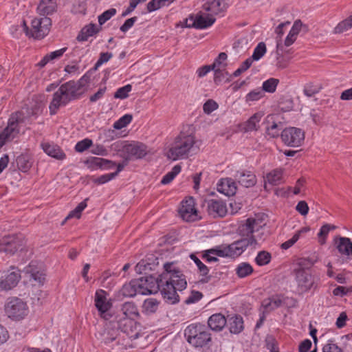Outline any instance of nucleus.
<instances>
[{
	"label": "nucleus",
	"mask_w": 352,
	"mask_h": 352,
	"mask_svg": "<svg viewBox=\"0 0 352 352\" xmlns=\"http://www.w3.org/2000/svg\"><path fill=\"white\" fill-rule=\"evenodd\" d=\"M164 272L157 278L150 276L138 279L140 285L139 294L148 295L160 290L166 302L171 305L175 304L179 300L177 290L184 289L187 286V281L185 276L174 267L173 263H166L164 265Z\"/></svg>",
	"instance_id": "f257e3e1"
},
{
	"label": "nucleus",
	"mask_w": 352,
	"mask_h": 352,
	"mask_svg": "<svg viewBox=\"0 0 352 352\" xmlns=\"http://www.w3.org/2000/svg\"><path fill=\"white\" fill-rule=\"evenodd\" d=\"M88 81L89 77L83 76L78 82L69 81L62 85L53 95L49 107L50 114H56L60 107L82 94Z\"/></svg>",
	"instance_id": "f03ea898"
},
{
	"label": "nucleus",
	"mask_w": 352,
	"mask_h": 352,
	"mask_svg": "<svg viewBox=\"0 0 352 352\" xmlns=\"http://www.w3.org/2000/svg\"><path fill=\"white\" fill-rule=\"evenodd\" d=\"M195 137L191 134L181 133L171 144L168 153V158L172 160L187 158L198 151Z\"/></svg>",
	"instance_id": "7ed1b4c3"
},
{
	"label": "nucleus",
	"mask_w": 352,
	"mask_h": 352,
	"mask_svg": "<svg viewBox=\"0 0 352 352\" xmlns=\"http://www.w3.org/2000/svg\"><path fill=\"white\" fill-rule=\"evenodd\" d=\"M187 342L195 348H203L210 345L212 337L210 330L201 324H190L184 331Z\"/></svg>",
	"instance_id": "20e7f679"
},
{
	"label": "nucleus",
	"mask_w": 352,
	"mask_h": 352,
	"mask_svg": "<svg viewBox=\"0 0 352 352\" xmlns=\"http://www.w3.org/2000/svg\"><path fill=\"white\" fill-rule=\"evenodd\" d=\"M86 163L89 168L93 169L98 168L102 169H111L116 166V164L113 161L97 157H92L89 158ZM126 165V162L118 164L117 165V170L116 172L101 175L97 178L96 182L99 184H103L108 182L109 181H111L115 178L121 170H123Z\"/></svg>",
	"instance_id": "39448f33"
},
{
	"label": "nucleus",
	"mask_w": 352,
	"mask_h": 352,
	"mask_svg": "<svg viewBox=\"0 0 352 352\" xmlns=\"http://www.w3.org/2000/svg\"><path fill=\"white\" fill-rule=\"evenodd\" d=\"M23 25L27 35H30L36 39H41L49 33L52 25V21L46 16L35 18L31 22V29L30 30L25 21H23Z\"/></svg>",
	"instance_id": "423d86ee"
},
{
	"label": "nucleus",
	"mask_w": 352,
	"mask_h": 352,
	"mask_svg": "<svg viewBox=\"0 0 352 352\" xmlns=\"http://www.w3.org/2000/svg\"><path fill=\"white\" fill-rule=\"evenodd\" d=\"M5 311L8 316L14 320L23 319L29 312L27 303L17 297L8 299L5 305Z\"/></svg>",
	"instance_id": "0eeeda50"
},
{
	"label": "nucleus",
	"mask_w": 352,
	"mask_h": 352,
	"mask_svg": "<svg viewBox=\"0 0 352 352\" xmlns=\"http://www.w3.org/2000/svg\"><path fill=\"white\" fill-rule=\"evenodd\" d=\"M295 278L298 290L305 293L316 289L318 283L316 278L311 274L309 269L298 267L295 270Z\"/></svg>",
	"instance_id": "6e6552de"
},
{
	"label": "nucleus",
	"mask_w": 352,
	"mask_h": 352,
	"mask_svg": "<svg viewBox=\"0 0 352 352\" xmlns=\"http://www.w3.org/2000/svg\"><path fill=\"white\" fill-rule=\"evenodd\" d=\"M23 111L16 112L9 118L7 127L0 134V146H3L7 141L12 140L19 133L18 124L23 122Z\"/></svg>",
	"instance_id": "1a4fd4ad"
},
{
	"label": "nucleus",
	"mask_w": 352,
	"mask_h": 352,
	"mask_svg": "<svg viewBox=\"0 0 352 352\" xmlns=\"http://www.w3.org/2000/svg\"><path fill=\"white\" fill-rule=\"evenodd\" d=\"M265 225L263 220L258 217H250L242 222L239 228L238 232L240 235L251 238L255 236L257 241V236L254 233L259 232Z\"/></svg>",
	"instance_id": "9d476101"
},
{
	"label": "nucleus",
	"mask_w": 352,
	"mask_h": 352,
	"mask_svg": "<svg viewBox=\"0 0 352 352\" xmlns=\"http://www.w3.org/2000/svg\"><path fill=\"white\" fill-rule=\"evenodd\" d=\"M280 138L285 145L291 147H298L303 142L305 134L300 129L289 127L282 131Z\"/></svg>",
	"instance_id": "9b49d317"
},
{
	"label": "nucleus",
	"mask_w": 352,
	"mask_h": 352,
	"mask_svg": "<svg viewBox=\"0 0 352 352\" xmlns=\"http://www.w3.org/2000/svg\"><path fill=\"white\" fill-rule=\"evenodd\" d=\"M23 245L21 235L5 236L0 239V252L12 255Z\"/></svg>",
	"instance_id": "f8f14e48"
},
{
	"label": "nucleus",
	"mask_w": 352,
	"mask_h": 352,
	"mask_svg": "<svg viewBox=\"0 0 352 352\" xmlns=\"http://www.w3.org/2000/svg\"><path fill=\"white\" fill-rule=\"evenodd\" d=\"M94 302L100 316L104 320H109L111 316L108 311L111 308L112 303L107 298V293L102 289L97 290L95 294Z\"/></svg>",
	"instance_id": "ddd939ff"
},
{
	"label": "nucleus",
	"mask_w": 352,
	"mask_h": 352,
	"mask_svg": "<svg viewBox=\"0 0 352 352\" xmlns=\"http://www.w3.org/2000/svg\"><path fill=\"white\" fill-rule=\"evenodd\" d=\"M121 152V155L126 160H129L132 158L140 159L146 155V146L139 142L126 143L122 146Z\"/></svg>",
	"instance_id": "4468645a"
},
{
	"label": "nucleus",
	"mask_w": 352,
	"mask_h": 352,
	"mask_svg": "<svg viewBox=\"0 0 352 352\" xmlns=\"http://www.w3.org/2000/svg\"><path fill=\"white\" fill-rule=\"evenodd\" d=\"M179 213L181 217L186 221H195L200 218L198 211L195 208V201L191 197L181 203Z\"/></svg>",
	"instance_id": "2eb2a0df"
},
{
	"label": "nucleus",
	"mask_w": 352,
	"mask_h": 352,
	"mask_svg": "<svg viewBox=\"0 0 352 352\" xmlns=\"http://www.w3.org/2000/svg\"><path fill=\"white\" fill-rule=\"evenodd\" d=\"M21 278L19 270L12 267L11 270L3 272L0 274V288L8 291L18 284Z\"/></svg>",
	"instance_id": "dca6fc26"
},
{
	"label": "nucleus",
	"mask_w": 352,
	"mask_h": 352,
	"mask_svg": "<svg viewBox=\"0 0 352 352\" xmlns=\"http://www.w3.org/2000/svg\"><path fill=\"white\" fill-rule=\"evenodd\" d=\"M256 243L255 236L251 238H244L237 240L232 243L226 245L228 257L236 258L239 256L246 250L249 245Z\"/></svg>",
	"instance_id": "f3484780"
},
{
	"label": "nucleus",
	"mask_w": 352,
	"mask_h": 352,
	"mask_svg": "<svg viewBox=\"0 0 352 352\" xmlns=\"http://www.w3.org/2000/svg\"><path fill=\"white\" fill-rule=\"evenodd\" d=\"M208 214L214 218L223 217L227 213V206L224 201L219 199H209L206 201Z\"/></svg>",
	"instance_id": "a211bd4d"
},
{
	"label": "nucleus",
	"mask_w": 352,
	"mask_h": 352,
	"mask_svg": "<svg viewBox=\"0 0 352 352\" xmlns=\"http://www.w3.org/2000/svg\"><path fill=\"white\" fill-rule=\"evenodd\" d=\"M278 118L276 115L270 114L265 119L266 133L270 138L278 137L280 131L283 129V124L278 120Z\"/></svg>",
	"instance_id": "6ab92c4d"
},
{
	"label": "nucleus",
	"mask_w": 352,
	"mask_h": 352,
	"mask_svg": "<svg viewBox=\"0 0 352 352\" xmlns=\"http://www.w3.org/2000/svg\"><path fill=\"white\" fill-rule=\"evenodd\" d=\"M118 328L126 334L131 339H136L138 337V331L137 329V323L135 319L129 318H117Z\"/></svg>",
	"instance_id": "aec40b11"
},
{
	"label": "nucleus",
	"mask_w": 352,
	"mask_h": 352,
	"mask_svg": "<svg viewBox=\"0 0 352 352\" xmlns=\"http://www.w3.org/2000/svg\"><path fill=\"white\" fill-rule=\"evenodd\" d=\"M192 24H188V27H193L197 29H205L211 26L215 21V18L211 14H208L204 16L202 14H197L196 16H192L189 18Z\"/></svg>",
	"instance_id": "412c9836"
},
{
	"label": "nucleus",
	"mask_w": 352,
	"mask_h": 352,
	"mask_svg": "<svg viewBox=\"0 0 352 352\" xmlns=\"http://www.w3.org/2000/svg\"><path fill=\"white\" fill-rule=\"evenodd\" d=\"M234 179L239 184L245 188L252 187L256 183L255 175L248 170L237 171L234 175Z\"/></svg>",
	"instance_id": "4be33fe9"
},
{
	"label": "nucleus",
	"mask_w": 352,
	"mask_h": 352,
	"mask_svg": "<svg viewBox=\"0 0 352 352\" xmlns=\"http://www.w3.org/2000/svg\"><path fill=\"white\" fill-rule=\"evenodd\" d=\"M217 190L226 195L232 196L236 192V185L235 182L231 178H223L219 180L217 185Z\"/></svg>",
	"instance_id": "5701e85b"
},
{
	"label": "nucleus",
	"mask_w": 352,
	"mask_h": 352,
	"mask_svg": "<svg viewBox=\"0 0 352 352\" xmlns=\"http://www.w3.org/2000/svg\"><path fill=\"white\" fill-rule=\"evenodd\" d=\"M284 302V297L281 295H273L262 301L261 307L263 308V314L269 313L282 306Z\"/></svg>",
	"instance_id": "b1692460"
},
{
	"label": "nucleus",
	"mask_w": 352,
	"mask_h": 352,
	"mask_svg": "<svg viewBox=\"0 0 352 352\" xmlns=\"http://www.w3.org/2000/svg\"><path fill=\"white\" fill-rule=\"evenodd\" d=\"M139 316V311L137 306L133 302H126L122 305L120 313L117 318L135 319Z\"/></svg>",
	"instance_id": "393cba45"
},
{
	"label": "nucleus",
	"mask_w": 352,
	"mask_h": 352,
	"mask_svg": "<svg viewBox=\"0 0 352 352\" xmlns=\"http://www.w3.org/2000/svg\"><path fill=\"white\" fill-rule=\"evenodd\" d=\"M41 146L43 151L49 156L56 160H63L65 157V154L56 144L49 142H43Z\"/></svg>",
	"instance_id": "a878e982"
},
{
	"label": "nucleus",
	"mask_w": 352,
	"mask_h": 352,
	"mask_svg": "<svg viewBox=\"0 0 352 352\" xmlns=\"http://www.w3.org/2000/svg\"><path fill=\"white\" fill-rule=\"evenodd\" d=\"M226 324L230 332L234 334L240 333L244 328L243 318L239 315L228 316Z\"/></svg>",
	"instance_id": "bb28decb"
},
{
	"label": "nucleus",
	"mask_w": 352,
	"mask_h": 352,
	"mask_svg": "<svg viewBox=\"0 0 352 352\" xmlns=\"http://www.w3.org/2000/svg\"><path fill=\"white\" fill-rule=\"evenodd\" d=\"M227 323V319L221 314L212 315L208 320V324L210 329L215 331H221Z\"/></svg>",
	"instance_id": "cd10ccee"
},
{
	"label": "nucleus",
	"mask_w": 352,
	"mask_h": 352,
	"mask_svg": "<svg viewBox=\"0 0 352 352\" xmlns=\"http://www.w3.org/2000/svg\"><path fill=\"white\" fill-rule=\"evenodd\" d=\"M336 243L341 254L352 256V242L349 238L339 236L336 239Z\"/></svg>",
	"instance_id": "c85d7f7f"
},
{
	"label": "nucleus",
	"mask_w": 352,
	"mask_h": 352,
	"mask_svg": "<svg viewBox=\"0 0 352 352\" xmlns=\"http://www.w3.org/2000/svg\"><path fill=\"white\" fill-rule=\"evenodd\" d=\"M204 10L212 16L223 12L225 9L223 0H208L203 6Z\"/></svg>",
	"instance_id": "c756f323"
},
{
	"label": "nucleus",
	"mask_w": 352,
	"mask_h": 352,
	"mask_svg": "<svg viewBox=\"0 0 352 352\" xmlns=\"http://www.w3.org/2000/svg\"><path fill=\"white\" fill-rule=\"evenodd\" d=\"M56 0H41L37 10L41 15H50L56 12Z\"/></svg>",
	"instance_id": "7c9ffc66"
},
{
	"label": "nucleus",
	"mask_w": 352,
	"mask_h": 352,
	"mask_svg": "<svg viewBox=\"0 0 352 352\" xmlns=\"http://www.w3.org/2000/svg\"><path fill=\"white\" fill-rule=\"evenodd\" d=\"M263 116V113L261 112L254 113L243 124V130L245 132L257 131Z\"/></svg>",
	"instance_id": "2f4dec72"
},
{
	"label": "nucleus",
	"mask_w": 352,
	"mask_h": 352,
	"mask_svg": "<svg viewBox=\"0 0 352 352\" xmlns=\"http://www.w3.org/2000/svg\"><path fill=\"white\" fill-rule=\"evenodd\" d=\"M100 30V28L96 24L90 23L84 27L80 33L77 36L79 41H87L89 36H92L97 34Z\"/></svg>",
	"instance_id": "473e14b6"
},
{
	"label": "nucleus",
	"mask_w": 352,
	"mask_h": 352,
	"mask_svg": "<svg viewBox=\"0 0 352 352\" xmlns=\"http://www.w3.org/2000/svg\"><path fill=\"white\" fill-rule=\"evenodd\" d=\"M138 279L132 280L129 283L124 284L121 289V293L126 297H133L139 294Z\"/></svg>",
	"instance_id": "72a5a7b5"
},
{
	"label": "nucleus",
	"mask_w": 352,
	"mask_h": 352,
	"mask_svg": "<svg viewBox=\"0 0 352 352\" xmlns=\"http://www.w3.org/2000/svg\"><path fill=\"white\" fill-rule=\"evenodd\" d=\"M283 180V170L281 169H275L267 174L265 182H268L272 186L280 184Z\"/></svg>",
	"instance_id": "f704fd0d"
},
{
	"label": "nucleus",
	"mask_w": 352,
	"mask_h": 352,
	"mask_svg": "<svg viewBox=\"0 0 352 352\" xmlns=\"http://www.w3.org/2000/svg\"><path fill=\"white\" fill-rule=\"evenodd\" d=\"M253 272L252 265L246 262L239 263L235 268L236 274L241 278L250 276Z\"/></svg>",
	"instance_id": "c9c22d12"
},
{
	"label": "nucleus",
	"mask_w": 352,
	"mask_h": 352,
	"mask_svg": "<svg viewBox=\"0 0 352 352\" xmlns=\"http://www.w3.org/2000/svg\"><path fill=\"white\" fill-rule=\"evenodd\" d=\"M227 54L224 52H221L219 54L218 57L214 60L212 65V70L215 72L214 80H217V75L220 73L222 69L225 68L226 64L224 63L227 59Z\"/></svg>",
	"instance_id": "e433bc0d"
},
{
	"label": "nucleus",
	"mask_w": 352,
	"mask_h": 352,
	"mask_svg": "<svg viewBox=\"0 0 352 352\" xmlns=\"http://www.w3.org/2000/svg\"><path fill=\"white\" fill-rule=\"evenodd\" d=\"M309 230V228H303L297 231L294 236L289 240L281 244V248L283 250H287L292 247L300 238L302 233L307 232Z\"/></svg>",
	"instance_id": "4c0bfd02"
},
{
	"label": "nucleus",
	"mask_w": 352,
	"mask_h": 352,
	"mask_svg": "<svg viewBox=\"0 0 352 352\" xmlns=\"http://www.w3.org/2000/svg\"><path fill=\"white\" fill-rule=\"evenodd\" d=\"M272 259L271 254L265 250H262L258 252L254 261L258 266L266 265L270 263Z\"/></svg>",
	"instance_id": "58836bf2"
},
{
	"label": "nucleus",
	"mask_w": 352,
	"mask_h": 352,
	"mask_svg": "<svg viewBox=\"0 0 352 352\" xmlns=\"http://www.w3.org/2000/svg\"><path fill=\"white\" fill-rule=\"evenodd\" d=\"M16 164L19 168L23 172H27L32 166L30 157L24 155L16 158Z\"/></svg>",
	"instance_id": "ea45409f"
},
{
	"label": "nucleus",
	"mask_w": 352,
	"mask_h": 352,
	"mask_svg": "<svg viewBox=\"0 0 352 352\" xmlns=\"http://www.w3.org/2000/svg\"><path fill=\"white\" fill-rule=\"evenodd\" d=\"M159 306V302L155 298H148L144 300L143 304V309L147 314L155 313Z\"/></svg>",
	"instance_id": "a19ab883"
},
{
	"label": "nucleus",
	"mask_w": 352,
	"mask_h": 352,
	"mask_svg": "<svg viewBox=\"0 0 352 352\" xmlns=\"http://www.w3.org/2000/svg\"><path fill=\"white\" fill-rule=\"evenodd\" d=\"M181 166L175 165L172 170L167 173L162 179L161 183L162 184H168L171 182L173 179L180 173L181 171Z\"/></svg>",
	"instance_id": "79ce46f5"
},
{
	"label": "nucleus",
	"mask_w": 352,
	"mask_h": 352,
	"mask_svg": "<svg viewBox=\"0 0 352 352\" xmlns=\"http://www.w3.org/2000/svg\"><path fill=\"white\" fill-rule=\"evenodd\" d=\"M352 27V16L339 23L333 30L335 34H341Z\"/></svg>",
	"instance_id": "37998d69"
},
{
	"label": "nucleus",
	"mask_w": 352,
	"mask_h": 352,
	"mask_svg": "<svg viewBox=\"0 0 352 352\" xmlns=\"http://www.w3.org/2000/svg\"><path fill=\"white\" fill-rule=\"evenodd\" d=\"M279 82V80L274 78H269L263 82L262 89L268 93H274Z\"/></svg>",
	"instance_id": "c03bdc74"
},
{
	"label": "nucleus",
	"mask_w": 352,
	"mask_h": 352,
	"mask_svg": "<svg viewBox=\"0 0 352 352\" xmlns=\"http://www.w3.org/2000/svg\"><path fill=\"white\" fill-rule=\"evenodd\" d=\"M266 52L265 44L263 42L259 43L255 47L252 56L250 57L253 60H258Z\"/></svg>",
	"instance_id": "a18cd8bd"
},
{
	"label": "nucleus",
	"mask_w": 352,
	"mask_h": 352,
	"mask_svg": "<svg viewBox=\"0 0 352 352\" xmlns=\"http://www.w3.org/2000/svg\"><path fill=\"white\" fill-rule=\"evenodd\" d=\"M132 120V116L130 114H125L122 116L118 120L114 122L113 128L116 129H121L126 126Z\"/></svg>",
	"instance_id": "49530a36"
},
{
	"label": "nucleus",
	"mask_w": 352,
	"mask_h": 352,
	"mask_svg": "<svg viewBox=\"0 0 352 352\" xmlns=\"http://www.w3.org/2000/svg\"><path fill=\"white\" fill-rule=\"evenodd\" d=\"M336 229L335 226L325 224L321 227L320 232L318 234V237L320 238L319 241L321 244H324L325 243V238L331 230Z\"/></svg>",
	"instance_id": "de8ad7c7"
},
{
	"label": "nucleus",
	"mask_w": 352,
	"mask_h": 352,
	"mask_svg": "<svg viewBox=\"0 0 352 352\" xmlns=\"http://www.w3.org/2000/svg\"><path fill=\"white\" fill-rule=\"evenodd\" d=\"M87 204L85 201L80 202L74 210L71 211L69 214L66 217L65 220L75 217L76 219H79L81 216V212L86 208Z\"/></svg>",
	"instance_id": "09e8293b"
},
{
	"label": "nucleus",
	"mask_w": 352,
	"mask_h": 352,
	"mask_svg": "<svg viewBox=\"0 0 352 352\" xmlns=\"http://www.w3.org/2000/svg\"><path fill=\"white\" fill-rule=\"evenodd\" d=\"M321 89L320 85L307 84L304 88V94L308 97H312L318 94Z\"/></svg>",
	"instance_id": "8fccbe9b"
},
{
	"label": "nucleus",
	"mask_w": 352,
	"mask_h": 352,
	"mask_svg": "<svg viewBox=\"0 0 352 352\" xmlns=\"http://www.w3.org/2000/svg\"><path fill=\"white\" fill-rule=\"evenodd\" d=\"M116 14L115 8H110L104 11L102 14L98 16V23L100 25H103L105 22L109 20L113 16Z\"/></svg>",
	"instance_id": "3c124183"
},
{
	"label": "nucleus",
	"mask_w": 352,
	"mask_h": 352,
	"mask_svg": "<svg viewBox=\"0 0 352 352\" xmlns=\"http://www.w3.org/2000/svg\"><path fill=\"white\" fill-rule=\"evenodd\" d=\"M132 86L131 85H126L124 87L119 88L114 94V98L124 99L128 97L129 93L131 91Z\"/></svg>",
	"instance_id": "603ef678"
},
{
	"label": "nucleus",
	"mask_w": 352,
	"mask_h": 352,
	"mask_svg": "<svg viewBox=\"0 0 352 352\" xmlns=\"http://www.w3.org/2000/svg\"><path fill=\"white\" fill-rule=\"evenodd\" d=\"M93 142L89 138H85L77 142L75 146V150L77 152L82 153L92 146Z\"/></svg>",
	"instance_id": "864d4df0"
},
{
	"label": "nucleus",
	"mask_w": 352,
	"mask_h": 352,
	"mask_svg": "<svg viewBox=\"0 0 352 352\" xmlns=\"http://www.w3.org/2000/svg\"><path fill=\"white\" fill-rule=\"evenodd\" d=\"M190 257L197 266L201 275L206 276L209 272V270L207 267V266L204 265L195 254H191Z\"/></svg>",
	"instance_id": "5fc2aeb1"
},
{
	"label": "nucleus",
	"mask_w": 352,
	"mask_h": 352,
	"mask_svg": "<svg viewBox=\"0 0 352 352\" xmlns=\"http://www.w3.org/2000/svg\"><path fill=\"white\" fill-rule=\"evenodd\" d=\"M209 253L220 257H228V250L226 246H218L215 248L208 250Z\"/></svg>",
	"instance_id": "6e6d98bb"
},
{
	"label": "nucleus",
	"mask_w": 352,
	"mask_h": 352,
	"mask_svg": "<svg viewBox=\"0 0 352 352\" xmlns=\"http://www.w3.org/2000/svg\"><path fill=\"white\" fill-rule=\"evenodd\" d=\"M218 107L219 105L215 101L213 100H208L204 103L203 106V110L205 113L210 114L216 110Z\"/></svg>",
	"instance_id": "4d7b16f0"
},
{
	"label": "nucleus",
	"mask_w": 352,
	"mask_h": 352,
	"mask_svg": "<svg viewBox=\"0 0 352 352\" xmlns=\"http://www.w3.org/2000/svg\"><path fill=\"white\" fill-rule=\"evenodd\" d=\"M263 96V91L261 89H254L252 91H250L249 94L246 96V101H256L259 100Z\"/></svg>",
	"instance_id": "13d9d810"
},
{
	"label": "nucleus",
	"mask_w": 352,
	"mask_h": 352,
	"mask_svg": "<svg viewBox=\"0 0 352 352\" xmlns=\"http://www.w3.org/2000/svg\"><path fill=\"white\" fill-rule=\"evenodd\" d=\"M203 295L201 292L198 291H192L190 295L186 299V304H192L199 301Z\"/></svg>",
	"instance_id": "bf43d9fd"
},
{
	"label": "nucleus",
	"mask_w": 352,
	"mask_h": 352,
	"mask_svg": "<svg viewBox=\"0 0 352 352\" xmlns=\"http://www.w3.org/2000/svg\"><path fill=\"white\" fill-rule=\"evenodd\" d=\"M148 269H151V265L144 260L140 261L135 267V272L138 274L146 272Z\"/></svg>",
	"instance_id": "052dcab7"
},
{
	"label": "nucleus",
	"mask_w": 352,
	"mask_h": 352,
	"mask_svg": "<svg viewBox=\"0 0 352 352\" xmlns=\"http://www.w3.org/2000/svg\"><path fill=\"white\" fill-rule=\"evenodd\" d=\"M146 1V0H131L129 3V6L126 8V10L124 12H123L122 16H127L135 10V8L139 3H143Z\"/></svg>",
	"instance_id": "680f3d73"
},
{
	"label": "nucleus",
	"mask_w": 352,
	"mask_h": 352,
	"mask_svg": "<svg viewBox=\"0 0 352 352\" xmlns=\"http://www.w3.org/2000/svg\"><path fill=\"white\" fill-rule=\"evenodd\" d=\"M138 17L133 16L130 19H128L125 21L124 24L120 27V30L122 32H126L130 28H131L134 23L137 21Z\"/></svg>",
	"instance_id": "e2e57ef3"
},
{
	"label": "nucleus",
	"mask_w": 352,
	"mask_h": 352,
	"mask_svg": "<svg viewBox=\"0 0 352 352\" xmlns=\"http://www.w3.org/2000/svg\"><path fill=\"white\" fill-rule=\"evenodd\" d=\"M296 209L302 216L307 215L309 212V206L305 201H299L296 206Z\"/></svg>",
	"instance_id": "0e129e2a"
},
{
	"label": "nucleus",
	"mask_w": 352,
	"mask_h": 352,
	"mask_svg": "<svg viewBox=\"0 0 352 352\" xmlns=\"http://www.w3.org/2000/svg\"><path fill=\"white\" fill-rule=\"evenodd\" d=\"M266 347L270 352L278 349L277 344L275 338L272 336H267L265 339Z\"/></svg>",
	"instance_id": "69168bd1"
},
{
	"label": "nucleus",
	"mask_w": 352,
	"mask_h": 352,
	"mask_svg": "<svg viewBox=\"0 0 352 352\" xmlns=\"http://www.w3.org/2000/svg\"><path fill=\"white\" fill-rule=\"evenodd\" d=\"M113 54L109 52H102L100 54V57L96 63V67H99L102 65L103 63L107 62L111 57Z\"/></svg>",
	"instance_id": "338daca9"
},
{
	"label": "nucleus",
	"mask_w": 352,
	"mask_h": 352,
	"mask_svg": "<svg viewBox=\"0 0 352 352\" xmlns=\"http://www.w3.org/2000/svg\"><path fill=\"white\" fill-rule=\"evenodd\" d=\"M322 352H342V351L336 344L329 342L324 346Z\"/></svg>",
	"instance_id": "774afa93"
}]
</instances>
